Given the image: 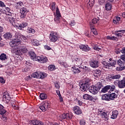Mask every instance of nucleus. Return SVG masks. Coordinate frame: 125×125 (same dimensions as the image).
<instances>
[{"label":"nucleus","instance_id":"61","mask_svg":"<svg viewBox=\"0 0 125 125\" xmlns=\"http://www.w3.org/2000/svg\"><path fill=\"white\" fill-rule=\"evenodd\" d=\"M33 42V45H35V46H38L39 45V42H37L36 40H34Z\"/></svg>","mask_w":125,"mask_h":125},{"label":"nucleus","instance_id":"8","mask_svg":"<svg viewBox=\"0 0 125 125\" xmlns=\"http://www.w3.org/2000/svg\"><path fill=\"white\" fill-rule=\"evenodd\" d=\"M50 107V102L46 101L42 103V104L40 106V109L42 110V112H45L48 108Z\"/></svg>","mask_w":125,"mask_h":125},{"label":"nucleus","instance_id":"51","mask_svg":"<svg viewBox=\"0 0 125 125\" xmlns=\"http://www.w3.org/2000/svg\"><path fill=\"white\" fill-rule=\"evenodd\" d=\"M76 102H77L78 105L79 106H83V103L82 101L78 99H76Z\"/></svg>","mask_w":125,"mask_h":125},{"label":"nucleus","instance_id":"56","mask_svg":"<svg viewBox=\"0 0 125 125\" xmlns=\"http://www.w3.org/2000/svg\"><path fill=\"white\" fill-rule=\"evenodd\" d=\"M80 125H85V120L83 119H82L80 121Z\"/></svg>","mask_w":125,"mask_h":125},{"label":"nucleus","instance_id":"63","mask_svg":"<svg viewBox=\"0 0 125 125\" xmlns=\"http://www.w3.org/2000/svg\"><path fill=\"white\" fill-rule=\"evenodd\" d=\"M0 6L1 7H4L5 6V5L4 4V3L2 2V1L0 0Z\"/></svg>","mask_w":125,"mask_h":125},{"label":"nucleus","instance_id":"32","mask_svg":"<svg viewBox=\"0 0 125 125\" xmlns=\"http://www.w3.org/2000/svg\"><path fill=\"white\" fill-rule=\"evenodd\" d=\"M102 100H105V101H110V97L108 94H104L102 97Z\"/></svg>","mask_w":125,"mask_h":125},{"label":"nucleus","instance_id":"64","mask_svg":"<svg viewBox=\"0 0 125 125\" xmlns=\"http://www.w3.org/2000/svg\"><path fill=\"white\" fill-rule=\"evenodd\" d=\"M12 107L14 110H18L19 109V106H16L15 105H12Z\"/></svg>","mask_w":125,"mask_h":125},{"label":"nucleus","instance_id":"9","mask_svg":"<svg viewBox=\"0 0 125 125\" xmlns=\"http://www.w3.org/2000/svg\"><path fill=\"white\" fill-rule=\"evenodd\" d=\"M115 85H117L119 88H125V78L122 80H116L114 83Z\"/></svg>","mask_w":125,"mask_h":125},{"label":"nucleus","instance_id":"20","mask_svg":"<svg viewBox=\"0 0 125 125\" xmlns=\"http://www.w3.org/2000/svg\"><path fill=\"white\" fill-rule=\"evenodd\" d=\"M2 13L6 15H8L9 16H11L12 14L11 12H10V8L8 7H6L5 9H2Z\"/></svg>","mask_w":125,"mask_h":125},{"label":"nucleus","instance_id":"38","mask_svg":"<svg viewBox=\"0 0 125 125\" xmlns=\"http://www.w3.org/2000/svg\"><path fill=\"white\" fill-rule=\"evenodd\" d=\"M109 67H115L116 64H117V62L115 60L112 61V62H108Z\"/></svg>","mask_w":125,"mask_h":125},{"label":"nucleus","instance_id":"35","mask_svg":"<svg viewBox=\"0 0 125 125\" xmlns=\"http://www.w3.org/2000/svg\"><path fill=\"white\" fill-rule=\"evenodd\" d=\"M3 37L6 40H9L10 39H11V38H12V35H11V34L9 33H7L4 34Z\"/></svg>","mask_w":125,"mask_h":125},{"label":"nucleus","instance_id":"7","mask_svg":"<svg viewBox=\"0 0 125 125\" xmlns=\"http://www.w3.org/2000/svg\"><path fill=\"white\" fill-rule=\"evenodd\" d=\"M73 118V114L72 113H63L62 115H60L58 119L60 121L62 122L63 120H71Z\"/></svg>","mask_w":125,"mask_h":125},{"label":"nucleus","instance_id":"13","mask_svg":"<svg viewBox=\"0 0 125 125\" xmlns=\"http://www.w3.org/2000/svg\"><path fill=\"white\" fill-rule=\"evenodd\" d=\"M98 113L103 119H105V121H109V115L107 114V112L103 110H101L99 111Z\"/></svg>","mask_w":125,"mask_h":125},{"label":"nucleus","instance_id":"60","mask_svg":"<svg viewBox=\"0 0 125 125\" xmlns=\"http://www.w3.org/2000/svg\"><path fill=\"white\" fill-rule=\"evenodd\" d=\"M44 48H45L46 50H51V48L47 45H44Z\"/></svg>","mask_w":125,"mask_h":125},{"label":"nucleus","instance_id":"11","mask_svg":"<svg viewBox=\"0 0 125 125\" xmlns=\"http://www.w3.org/2000/svg\"><path fill=\"white\" fill-rule=\"evenodd\" d=\"M60 17H61V14H60V11L58 7L56 8V15L55 16L54 21L57 22V24L60 23Z\"/></svg>","mask_w":125,"mask_h":125},{"label":"nucleus","instance_id":"45","mask_svg":"<svg viewBox=\"0 0 125 125\" xmlns=\"http://www.w3.org/2000/svg\"><path fill=\"white\" fill-rule=\"evenodd\" d=\"M56 69L55 65H50L48 66V70L49 71H55Z\"/></svg>","mask_w":125,"mask_h":125},{"label":"nucleus","instance_id":"14","mask_svg":"<svg viewBox=\"0 0 125 125\" xmlns=\"http://www.w3.org/2000/svg\"><path fill=\"white\" fill-rule=\"evenodd\" d=\"M19 44H21L20 40L17 39H14L10 42V45L11 47H15V46H18Z\"/></svg>","mask_w":125,"mask_h":125},{"label":"nucleus","instance_id":"29","mask_svg":"<svg viewBox=\"0 0 125 125\" xmlns=\"http://www.w3.org/2000/svg\"><path fill=\"white\" fill-rule=\"evenodd\" d=\"M15 20V19H14V18H13V17H12V16H10V17L7 16L5 18V20H6V21H8L10 23H11V24H12V23H13V22H14Z\"/></svg>","mask_w":125,"mask_h":125},{"label":"nucleus","instance_id":"59","mask_svg":"<svg viewBox=\"0 0 125 125\" xmlns=\"http://www.w3.org/2000/svg\"><path fill=\"white\" fill-rule=\"evenodd\" d=\"M24 64H25L26 65H27L28 66H31V64L32 63H30V61H27L24 62Z\"/></svg>","mask_w":125,"mask_h":125},{"label":"nucleus","instance_id":"26","mask_svg":"<svg viewBox=\"0 0 125 125\" xmlns=\"http://www.w3.org/2000/svg\"><path fill=\"white\" fill-rule=\"evenodd\" d=\"M3 98H5L7 100L8 102H9L11 98H10V95H9V93H8L7 91H6L4 92L3 93Z\"/></svg>","mask_w":125,"mask_h":125},{"label":"nucleus","instance_id":"10","mask_svg":"<svg viewBox=\"0 0 125 125\" xmlns=\"http://www.w3.org/2000/svg\"><path fill=\"white\" fill-rule=\"evenodd\" d=\"M117 64L120 66L119 67H116L117 71H123V70H125V62H124L122 61V60L119 59L117 61Z\"/></svg>","mask_w":125,"mask_h":125},{"label":"nucleus","instance_id":"53","mask_svg":"<svg viewBox=\"0 0 125 125\" xmlns=\"http://www.w3.org/2000/svg\"><path fill=\"white\" fill-rule=\"evenodd\" d=\"M21 50L22 53H26L28 51V49H27V48L26 47H24L22 48L21 49Z\"/></svg>","mask_w":125,"mask_h":125},{"label":"nucleus","instance_id":"22","mask_svg":"<svg viewBox=\"0 0 125 125\" xmlns=\"http://www.w3.org/2000/svg\"><path fill=\"white\" fill-rule=\"evenodd\" d=\"M83 98L84 100H89L90 101H93L94 99L92 96L87 94H84L83 96Z\"/></svg>","mask_w":125,"mask_h":125},{"label":"nucleus","instance_id":"43","mask_svg":"<svg viewBox=\"0 0 125 125\" xmlns=\"http://www.w3.org/2000/svg\"><path fill=\"white\" fill-rule=\"evenodd\" d=\"M90 28L91 29V33H93L96 31V29L94 28V24H90Z\"/></svg>","mask_w":125,"mask_h":125},{"label":"nucleus","instance_id":"5","mask_svg":"<svg viewBox=\"0 0 125 125\" xmlns=\"http://www.w3.org/2000/svg\"><path fill=\"white\" fill-rule=\"evenodd\" d=\"M0 115H2V120L3 121H5L7 120L8 112L5 110V107L1 104H0Z\"/></svg>","mask_w":125,"mask_h":125},{"label":"nucleus","instance_id":"44","mask_svg":"<svg viewBox=\"0 0 125 125\" xmlns=\"http://www.w3.org/2000/svg\"><path fill=\"white\" fill-rule=\"evenodd\" d=\"M27 31H28V33H31V34H35V33L36 32V30H35V29L31 27H28Z\"/></svg>","mask_w":125,"mask_h":125},{"label":"nucleus","instance_id":"28","mask_svg":"<svg viewBox=\"0 0 125 125\" xmlns=\"http://www.w3.org/2000/svg\"><path fill=\"white\" fill-rule=\"evenodd\" d=\"M19 23H20V21L17 20L16 19H15V20L14 21V22H12V25L16 28H19L20 26V24Z\"/></svg>","mask_w":125,"mask_h":125},{"label":"nucleus","instance_id":"16","mask_svg":"<svg viewBox=\"0 0 125 125\" xmlns=\"http://www.w3.org/2000/svg\"><path fill=\"white\" fill-rule=\"evenodd\" d=\"M29 124L33 125H44L42 122L40 121L38 119H33L29 121Z\"/></svg>","mask_w":125,"mask_h":125},{"label":"nucleus","instance_id":"3","mask_svg":"<svg viewBox=\"0 0 125 125\" xmlns=\"http://www.w3.org/2000/svg\"><path fill=\"white\" fill-rule=\"evenodd\" d=\"M60 38L58 33L54 31L50 32L49 39L51 42H56L57 41H59Z\"/></svg>","mask_w":125,"mask_h":125},{"label":"nucleus","instance_id":"46","mask_svg":"<svg viewBox=\"0 0 125 125\" xmlns=\"http://www.w3.org/2000/svg\"><path fill=\"white\" fill-rule=\"evenodd\" d=\"M102 63L103 65H104V67L105 68H106V69H108V68H109V62H106L104 61L102 62Z\"/></svg>","mask_w":125,"mask_h":125},{"label":"nucleus","instance_id":"24","mask_svg":"<svg viewBox=\"0 0 125 125\" xmlns=\"http://www.w3.org/2000/svg\"><path fill=\"white\" fill-rule=\"evenodd\" d=\"M73 62L75 63V65H76V66H80V65L82 63V59H80L79 57L75 58Z\"/></svg>","mask_w":125,"mask_h":125},{"label":"nucleus","instance_id":"4","mask_svg":"<svg viewBox=\"0 0 125 125\" xmlns=\"http://www.w3.org/2000/svg\"><path fill=\"white\" fill-rule=\"evenodd\" d=\"M32 77L33 78H36V79H41V80H43L47 77V74L45 72L37 71L34 72L32 74Z\"/></svg>","mask_w":125,"mask_h":125},{"label":"nucleus","instance_id":"6","mask_svg":"<svg viewBox=\"0 0 125 125\" xmlns=\"http://www.w3.org/2000/svg\"><path fill=\"white\" fill-rule=\"evenodd\" d=\"M90 81L89 80H85L84 83H82L80 86V89L82 91H86L87 89H89V84Z\"/></svg>","mask_w":125,"mask_h":125},{"label":"nucleus","instance_id":"62","mask_svg":"<svg viewBox=\"0 0 125 125\" xmlns=\"http://www.w3.org/2000/svg\"><path fill=\"white\" fill-rule=\"evenodd\" d=\"M69 25L71 27H73V26H74L76 25V22H75V21H71V22L69 23Z\"/></svg>","mask_w":125,"mask_h":125},{"label":"nucleus","instance_id":"1","mask_svg":"<svg viewBox=\"0 0 125 125\" xmlns=\"http://www.w3.org/2000/svg\"><path fill=\"white\" fill-rule=\"evenodd\" d=\"M29 55L33 61H37L39 63H46L48 60L46 57L41 55V56H37L36 53L33 51H30L29 52Z\"/></svg>","mask_w":125,"mask_h":125},{"label":"nucleus","instance_id":"18","mask_svg":"<svg viewBox=\"0 0 125 125\" xmlns=\"http://www.w3.org/2000/svg\"><path fill=\"white\" fill-rule=\"evenodd\" d=\"M79 47L81 50L86 52H87V51H89V50H90V48H89L87 45L81 44L80 45Z\"/></svg>","mask_w":125,"mask_h":125},{"label":"nucleus","instance_id":"30","mask_svg":"<svg viewBox=\"0 0 125 125\" xmlns=\"http://www.w3.org/2000/svg\"><path fill=\"white\" fill-rule=\"evenodd\" d=\"M72 70L73 72V73L75 74V75L76 74H79L81 73V70L80 69L77 68L75 66H74L73 67H72Z\"/></svg>","mask_w":125,"mask_h":125},{"label":"nucleus","instance_id":"55","mask_svg":"<svg viewBox=\"0 0 125 125\" xmlns=\"http://www.w3.org/2000/svg\"><path fill=\"white\" fill-rule=\"evenodd\" d=\"M109 89H110V91H112V92H113L114 90L116 89V86H115V85H110Z\"/></svg>","mask_w":125,"mask_h":125},{"label":"nucleus","instance_id":"2","mask_svg":"<svg viewBox=\"0 0 125 125\" xmlns=\"http://www.w3.org/2000/svg\"><path fill=\"white\" fill-rule=\"evenodd\" d=\"M101 87H102V84L101 83H98L96 86L92 85L89 87V91L92 94H97L98 92L100 89H101Z\"/></svg>","mask_w":125,"mask_h":125},{"label":"nucleus","instance_id":"21","mask_svg":"<svg viewBox=\"0 0 125 125\" xmlns=\"http://www.w3.org/2000/svg\"><path fill=\"white\" fill-rule=\"evenodd\" d=\"M17 39H18V40H20L21 44H22V41L23 42H26V43H28V42H27L28 39H27V38H26V37H25L23 35H18L17 36Z\"/></svg>","mask_w":125,"mask_h":125},{"label":"nucleus","instance_id":"19","mask_svg":"<svg viewBox=\"0 0 125 125\" xmlns=\"http://www.w3.org/2000/svg\"><path fill=\"white\" fill-rule=\"evenodd\" d=\"M119 116V111L118 110H113L112 112V114L110 116V119L112 120H116Z\"/></svg>","mask_w":125,"mask_h":125},{"label":"nucleus","instance_id":"39","mask_svg":"<svg viewBox=\"0 0 125 125\" xmlns=\"http://www.w3.org/2000/svg\"><path fill=\"white\" fill-rule=\"evenodd\" d=\"M56 5V3L55 2H53L51 4L50 8L53 12L55 11V9H56V7L55 6Z\"/></svg>","mask_w":125,"mask_h":125},{"label":"nucleus","instance_id":"42","mask_svg":"<svg viewBox=\"0 0 125 125\" xmlns=\"http://www.w3.org/2000/svg\"><path fill=\"white\" fill-rule=\"evenodd\" d=\"M40 97L41 100H44L47 98V96L44 93H41L40 95Z\"/></svg>","mask_w":125,"mask_h":125},{"label":"nucleus","instance_id":"40","mask_svg":"<svg viewBox=\"0 0 125 125\" xmlns=\"http://www.w3.org/2000/svg\"><path fill=\"white\" fill-rule=\"evenodd\" d=\"M105 9L106 10H107L108 11L111 10V9H112V4L109 2L106 3V4H105Z\"/></svg>","mask_w":125,"mask_h":125},{"label":"nucleus","instance_id":"27","mask_svg":"<svg viewBox=\"0 0 125 125\" xmlns=\"http://www.w3.org/2000/svg\"><path fill=\"white\" fill-rule=\"evenodd\" d=\"M110 87H111V85H107L105 86L104 88H103L101 91V92L103 93H106L107 92L108 90L110 89Z\"/></svg>","mask_w":125,"mask_h":125},{"label":"nucleus","instance_id":"50","mask_svg":"<svg viewBox=\"0 0 125 125\" xmlns=\"http://www.w3.org/2000/svg\"><path fill=\"white\" fill-rule=\"evenodd\" d=\"M92 24L93 25V24H97L98 23H99V21H98V19H96V18H94L92 20Z\"/></svg>","mask_w":125,"mask_h":125},{"label":"nucleus","instance_id":"31","mask_svg":"<svg viewBox=\"0 0 125 125\" xmlns=\"http://www.w3.org/2000/svg\"><path fill=\"white\" fill-rule=\"evenodd\" d=\"M29 12V10L27 9V8L25 7H22L20 9V13H24V14H27Z\"/></svg>","mask_w":125,"mask_h":125},{"label":"nucleus","instance_id":"34","mask_svg":"<svg viewBox=\"0 0 125 125\" xmlns=\"http://www.w3.org/2000/svg\"><path fill=\"white\" fill-rule=\"evenodd\" d=\"M93 73L94 74V76L99 77L100 75H101V70H93Z\"/></svg>","mask_w":125,"mask_h":125},{"label":"nucleus","instance_id":"37","mask_svg":"<svg viewBox=\"0 0 125 125\" xmlns=\"http://www.w3.org/2000/svg\"><path fill=\"white\" fill-rule=\"evenodd\" d=\"M28 26V23L27 22H22V23L20 24L19 29L20 30H22L23 28H25Z\"/></svg>","mask_w":125,"mask_h":125},{"label":"nucleus","instance_id":"12","mask_svg":"<svg viewBox=\"0 0 125 125\" xmlns=\"http://www.w3.org/2000/svg\"><path fill=\"white\" fill-rule=\"evenodd\" d=\"M72 110L75 115H82L83 114L82 108L78 105H75L72 107Z\"/></svg>","mask_w":125,"mask_h":125},{"label":"nucleus","instance_id":"54","mask_svg":"<svg viewBox=\"0 0 125 125\" xmlns=\"http://www.w3.org/2000/svg\"><path fill=\"white\" fill-rule=\"evenodd\" d=\"M4 34V31L2 26H0V36H2Z\"/></svg>","mask_w":125,"mask_h":125},{"label":"nucleus","instance_id":"25","mask_svg":"<svg viewBox=\"0 0 125 125\" xmlns=\"http://www.w3.org/2000/svg\"><path fill=\"white\" fill-rule=\"evenodd\" d=\"M90 65L92 68H97L98 67V61H93L90 62Z\"/></svg>","mask_w":125,"mask_h":125},{"label":"nucleus","instance_id":"17","mask_svg":"<svg viewBox=\"0 0 125 125\" xmlns=\"http://www.w3.org/2000/svg\"><path fill=\"white\" fill-rule=\"evenodd\" d=\"M124 33H125V30H120L115 31L114 35L117 37V38H119V39H121L124 35Z\"/></svg>","mask_w":125,"mask_h":125},{"label":"nucleus","instance_id":"15","mask_svg":"<svg viewBox=\"0 0 125 125\" xmlns=\"http://www.w3.org/2000/svg\"><path fill=\"white\" fill-rule=\"evenodd\" d=\"M118 91L115 92H110V94H109V99L110 100L114 101L115 99H117L118 98Z\"/></svg>","mask_w":125,"mask_h":125},{"label":"nucleus","instance_id":"57","mask_svg":"<svg viewBox=\"0 0 125 125\" xmlns=\"http://www.w3.org/2000/svg\"><path fill=\"white\" fill-rule=\"evenodd\" d=\"M0 83H5V80L2 77H0Z\"/></svg>","mask_w":125,"mask_h":125},{"label":"nucleus","instance_id":"33","mask_svg":"<svg viewBox=\"0 0 125 125\" xmlns=\"http://www.w3.org/2000/svg\"><path fill=\"white\" fill-rule=\"evenodd\" d=\"M0 60H1V61H5L6 60H7V56H6V54L4 53H2L0 55Z\"/></svg>","mask_w":125,"mask_h":125},{"label":"nucleus","instance_id":"41","mask_svg":"<svg viewBox=\"0 0 125 125\" xmlns=\"http://www.w3.org/2000/svg\"><path fill=\"white\" fill-rule=\"evenodd\" d=\"M120 78H121V75L120 74L112 75L110 77L111 80H117L118 79H120Z\"/></svg>","mask_w":125,"mask_h":125},{"label":"nucleus","instance_id":"36","mask_svg":"<svg viewBox=\"0 0 125 125\" xmlns=\"http://www.w3.org/2000/svg\"><path fill=\"white\" fill-rule=\"evenodd\" d=\"M106 39L110 41H118V38L115 36H107Z\"/></svg>","mask_w":125,"mask_h":125},{"label":"nucleus","instance_id":"58","mask_svg":"<svg viewBox=\"0 0 125 125\" xmlns=\"http://www.w3.org/2000/svg\"><path fill=\"white\" fill-rule=\"evenodd\" d=\"M121 52L123 53V55H122L121 56H125V47L122 48L121 50Z\"/></svg>","mask_w":125,"mask_h":125},{"label":"nucleus","instance_id":"48","mask_svg":"<svg viewBox=\"0 0 125 125\" xmlns=\"http://www.w3.org/2000/svg\"><path fill=\"white\" fill-rule=\"evenodd\" d=\"M83 71L84 72H90V68L87 67L86 66H84L83 67Z\"/></svg>","mask_w":125,"mask_h":125},{"label":"nucleus","instance_id":"49","mask_svg":"<svg viewBox=\"0 0 125 125\" xmlns=\"http://www.w3.org/2000/svg\"><path fill=\"white\" fill-rule=\"evenodd\" d=\"M20 17L21 18V19H25V18H26V15H27V14H24L22 13H20Z\"/></svg>","mask_w":125,"mask_h":125},{"label":"nucleus","instance_id":"23","mask_svg":"<svg viewBox=\"0 0 125 125\" xmlns=\"http://www.w3.org/2000/svg\"><path fill=\"white\" fill-rule=\"evenodd\" d=\"M22 6H24V3L22 1H19L16 2L15 7L17 9L21 8Z\"/></svg>","mask_w":125,"mask_h":125},{"label":"nucleus","instance_id":"47","mask_svg":"<svg viewBox=\"0 0 125 125\" xmlns=\"http://www.w3.org/2000/svg\"><path fill=\"white\" fill-rule=\"evenodd\" d=\"M94 5V0H89L88 5L90 6V7H92Z\"/></svg>","mask_w":125,"mask_h":125},{"label":"nucleus","instance_id":"52","mask_svg":"<svg viewBox=\"0 0 125 125\" xmlns=\"http://www.w3.org/2000/svg\"><path fill=\"white\" fill-rule=\"evenodd\" d=\"M93 49H94L95 50H97L98 51H99V50H100L101 48L99 47V46L96 44V45H94L93 47Z\"/></svg>","mask_w":125,"mask_h":125}]
</instances>
